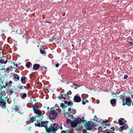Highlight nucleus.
<instances>
[{
	"mask_svg": "<svg viewBox=\"0 0 133 133\" xmlns=\"http://www.w3.org/2000/svg\"><path fill=\"white\" fill-rule=\"evenodd\" d=\"M68 105L69 106H72L73 104L71 102H69L68 103Z\"/></svg>",
	"mask_w": 133,
	"mask_h": 133,
	"instance_id": "31",
	"label": "nucleus"
},
{
	"mask_svg": "<svg viewBox=\"0 0 133 133\" xmlns=\"http://www.w3.org/2000/svg\"><path fill=\"white\" fill-rule=\"evenodd\" d=\"M68 93H67V95H65L64 94L63 95L60 94L58 97V98L61 100L62 98H63L64 100H65L66 98L68 97Z\"/></svg>",
	"mask_w": 133,
	"mask_h": 133,
	"instance_id": "10",
	"label": "nucleus"
},
{
	"mask_svg": "<svg viewBox=\"0 0 133 133\" xmlns=\"http://www.w3.org/2000/svg\"><path fill=\"white\" fill-rule=\"evenodd\" d=\"M31 63L30 62H28L26 63V66L27 68H29Z\"/></svg>",
	"mask_w": 133,
	"mask_h": 133,
	"instance_id": "25",
	"label": "nucleus"
},
{
	"mask_svg": "<svg viewBox=\"0 0 133 133\" xmlns=\"http://www.w3.org/2000/svg\"><path fill=\"white\" fill-rule=\"evenodd\" d=\"M27 94L26 93H22L20 94V96L22 99H25L27 97Z\"/></svg>",
	"mask_w": 133,
	"mask_h": 133,
	"instance_id": "19",
	"label": "nucleus"
},
{
	"mask_svg": "<svg viewBox=\"0 0 133 133\" xmlns=\"http://www.w3.org/2000/svg\"><path fill=\"white\" fill-rule=\"evenodd\" d=\"M37 117H34L32 116L30 117L29 118V120L28 121L30 123H32L34 121L36 120V119H37Z\"/></svg>",
	"mask_w": 133,
	"mask_h": 133,
	"instance_id": "16",
	"label": "nucleus"
},
{
	"mask_svg": "<svg viewBox=\"0 0 133 133\" xmlns=\"http://www.w3.org/2000/svg\"><path fill=\"white\" fill-rule=\"evenodd\" d=\"M95 116V117H96V116Z\"/></svg>",
	"mask_w": 133,
	"mask_h": 133,
	"instance_id": "57",
	"label": "nucleus"
},
{
	"mask_svg": "<svg viewBox=\"0 0 133 133\" xmlns=\"http://www.w3.org/2000/svg\"><path fill=\"white\" fill-rule=\"evenodd\" d=\"M69 92H70L71 93V91H69Z\"/></svg>",
	"mask_w": 133,
	"mask_h": 133,
	"instance_id": "55",
	"label": "nucleus"
},
{
	"mask_svg": "<svg viewBox=\"0 0 133 133\" xmlns=\"http://www.w3.org/2000/svg\"><path fill=\"white\" fill-rule=\"evenodd\" d=\"M132 105L133 106V103H132Z\"/></svg>",
	"mask_w": 133,
	"mask_h": 133,
	"instance_id": "54",
	"label": "nucleus"
},
{
	"mask_svg": "<svg viewBox=\"0 0 133 133\" xmlns=\"http://www.w3.org/2000/svg\"><path fill=\"white\" fill-rule=\"evenodd\" d=\"M116 101L117 100L115 99H113L110 100L111 104L113 107H115L116 106Z\"/></svg>",
	"mask_w": 133,
	"mask_h": 133,
	"instance_id": "15",
	"label": "nucleus"
},
{
	"mask_svg": "<svg viewBox=\"0 0 133 133\" xmlns=\"http://www.w3.org/2000/svg\"><path fill=\"white\" fill-rule=\"evenodd\" d=\"M89 101L87 99H85V98H83L82 100V103L83 105H85L86 103H88Z\"/></svg>",
	"mask_w": 133,
	"mask_h": 133,
	"instance_id": "23",
	"label": "nucleus"
},
{
	"mask_svg": "<svg viewBox=\"0 0 133 133\" xmlns=\"http://www.w3.org/2000/svg\"><path fill=\"white\" fill-rule=\"evenodd\" d=\"M102 122L103 123H107L108 122V121L107 120H102Z\"/></svg>",
	"mask_w": 133,
	"mask_h": 133,
	"instance_id": "33",
	"label": "nucleus"
},
{
	"mask_svg": "<svg viewBox=\"0 0 133 133\" xmlns=\"http://www.w3.org/2000/svg\"><path fill=\"white\" fill-rule=\"evenodd\" d=\"M42 119H37V122L35 123V125L36 126H38L39 127H44L45 128L46 130L48 129L47 125L48 124V121H42Z\"/></svg>",
	"mask_w": 133,
	"mask_h": 133,
	"instance_id": "1",
	"label": "nucleus"
},
{
	"mask_svg": "<svg viewBox=\"0 0 133 133\" xmlns=\"http://www.w3.org/2000/svg\"><path fill=\"white\" fill-rule=\"evenodd\" d=\"M59 64L58 63H57L56 64L55 66L56 67H58L59 66Z\"/></svg>",
	"mask_w": 133,
	"mask_h": 133,
	"instance_id": "35",
	"label": "nucleus"
},
{
	"mask_svg": "<svg viewBox=\"0 0 133 133\" xmlns=\"http://www.w3.org/2000/svg\"><path fill=\"white\" fill-rule=\"evenodd\" d=\"M16 66H18V65H17V64H16Z\"/></svg>",
	"mask_w": 133,
	"mask_h": 133,
	"instance_id": "49",
	"label": "nucleus"
},
{
	"mask_svg": "<svg viewBox=\"0 0 133 133\" xmlns=\"http://www.w3.org/2000/svg\"><path fill=\"white\" fill-rule=\"evenodd\" d=\"M16 89L15 88V87L14 88H12L10 90V91L9 92L11 94L12 93L14 92L15 90Z\"/></svg>",
	"mask_w": 133,
	"mask_h": 133,
	"instance_id": "24",
	"label": "nucleus"
},
{
	"mask_svg": "<svg viewBox=\"0 0 133 133\" xmlns=\"http://www.w3.org/2000/svg\"><path fill=\"white\" fill-rule=\"evenodd\" d=\"M128 76L127 75H125L124 76V79H126L128 77Z\"/></svg>",
	"mask_w": 133,
	"mask_h": 133,
	"instance_id": "34",
	"label": "nucleus"
},
{
	"mask_svg": "<svg viewBox=\"0 0 133 133\" xmlns=\"http://www.w3.org/2000/svg\"><path fill=\"white\" fill-rule=\"evenodd\" d=\"M61 133H69V132L68 131H61Z\"/></svg>",
	"mask_w": 133,
	"mask_h": 133,
	"instance_id": "32",
	"label": "nucleus"
},
{
	"mask_svg": "<svg viewBox=\"0 0 133 133\" xmlns=\"http://www.w3.org/2000/svg\"><path fill=\"white\" fill-rule=\"evenodd\" d=\"M55 106L56 107H59L58 105L57 104H56L55 105Z\"/></svg>",
	"mask_w": 133,
	"mask_h": 133,
	"instance_id": "41",
	"label": "nucleus"
},
{
	"mask_svg": "<svg viewBox=\"0 0 133 133\" xmlns=\"http://www.w3.org/2000/svg\"><path fill=\"white\" fill-rule=\"evenodd\" d=\"M2 32H5V31H4V30H2Z\"/></svg>",
	"mask_w": 133,
	"mask_h": 133,
	"instance_id": "48",
	"label": "nucleus"
},
{
	"mask_svg": "<svg viewBox=\"0 0 133 133\" xmlns=\"http://www.w3.org/2000/svg\"><path fill=\"white\" fill-rule=\"evenodd\" d=\"M121 128L122 130H126L128 129V127L127 125H124L122 126L121 127Z\"/></svg>",
	"mask_w": 133,
	"mask_h": 133,
	"instance_id": "22",
	"label": "nucleus"
},
{
	"mask_svg": "<svg viewBox=\"0 0 133 133\" xmlns=\"http://www.w3.org/2000/svg\"><path fill=\"white\" fill-rule=\"evenodd\" d=\"M68 112L70 114L74 115L76 113V111L75 109H71V108H69L68 109Z\"/></svg>",
	"mask_w": 133,
	"mask_h": 133,
	"instance_id": "13",
	"label": "nucleus"
},
{
	"mask_svg": "<svg viewBox=\"0 0 133 133\" xmlns=\"http://www.w3.org/2000/svg\"><path fill=\"white\" fill-rule=\"evenodd\" d=\"M131 99L130 97H127L126 98L125 100L124 99L122 100V105H127L128 106H130V102Z\"/></svg>",
	"mask_w": 133,
	"mask_h": 133,
	"instance_id": "6",
	"label": "nucleus"
},
{
	"mask_svg": "<svg viewBox=\"0 0 133 133\" xmlns=\"http://www.w3.org/2000/svg\"><path fill=\"white\" fill-rule=\"evenodd\" d=\"M2 96L3 95L2 94V93L0 92V98H2Z\"/></svg>",
	"mask_w": 133,
	"mask_h": 133,
	"instance_id": "36",
	"label": "nucleus"
},
{
	"mask_svg": "<svg viewBox=\"0 0 133 133\" xmlns=\"http://www.w3.org/2000/svg\"><path fill=\"white\" fill-rule=\"evenodd\" d=\"M11 68H12V66H11L10 67L7 68L6 69V71L7 72V71H9L10 70V69H11Z\"/></svg>",
	"mask_w": 133,
	"mask_h": 133,
	"instance_id": "30",
	"label": "nucleus"
},
{
	"mask_svg": "<svg viewBox=\"0 0 133 133\" xmlns=\"http://www.w3.org/2000/svg\"><path fill=\"white\" fill-rule=\"evenodd\" d=\"M16 107L15 108V111H17L18 113H20L21 114V113H20L19 111H18L19 110V109H18V108L17 107V106H16Z\"/></svg>",
	"mask_w": 133,
	"mask_h": 133,
	"instance_id": "29",
	"label": "nucleus"
},
{
	"mask_svg": "<svg viewBox=\"0 0 133 133\" xmlns=\"http://www.w3.org/2000/svg\"><path fill=\"white\" fill-rule=\"evenodd\" d=\"M49 107H48L47 108V109L48 110H49Z\"/></svg>",
	"mask_w": 133,
	"mask_h": 133,
	"instance_id": "46",
	"label": "nucleus"
},
{
	"mask_svg": "<svg viewBox=\"0 0 133 133\" xmlns=\"http://www.w3.org/2000/svg\"><path fill=\"white\" fill-rule=\"evenodd\" d=\"M48 22V23H50V22H49V21H48V22Z\"/></svg>",
	"mask_w": 133,
	"mask_h": 133,
	"instance_id": "52",
	"label": "nucleus"
},
{
	"mask_svg": "<svg viewBox=\"0 0 133 133\" xmlns=\"http://www.w3.org/2000/svg\"><path fill=\"white\" fill-rule=\"evenodd\" d=\"M58 125L57 124L54 123L51 125V127L48 128L50 130H51L52 131H55L57 129Z\"/></svg>",
	"mask_w": 133,
	"mask_h": 133,
	"instance_id": "7",
	"label": "nucleus"
},
{
	"mask_svg": "<svg viewBox=\"0 0 133 133\" xmlns=\"http://www.w3.org/2000/svg\"><path fill=\"white\" fill-rule=\"evenodd\" d=\"M132 132H133L132 130H131V131L130 132V133H132Z\"/></svg>",
	"mask_w": 133,
	"mask_h": 133,
	"instance_id": "45",
	"label": "nucleus"
},
{
	"mask_svg": "<svg viewBox=\"0 0 133 133\" xmlns=\"http://www.w3.org/2000/svg\"><path fill=\"white\" fill-rule=\"evenodd\" d=\"M64 102L65 104H66L67 103V102L66 101H65Z\"/></svg>",
	"mask_w": 133,
	"mask_h": 133,
	"instance_id": "43",
	"label": "nucleus"
},
{
	"mask_svg": "<svg viewBox=\"0 0 133 133\" xmlns=\"http://www.w3.org/2000/svg\"><path fill=\"white\" fill-rule=\"evenodd\" d=\"M129 43L130 44V45H133V43H132L131 42H129Z\"/></svg>",
	"mask_w": 133,
	"mask_h": 133,
	"instance_id": "39",
	"label": "nucleus"
},
{
	"mask_svg": "<svg viewBox=\"0 0 133 133\" xmlns=\"http://www.w3.org/2000/svg\"><path fill=\"white\" fill-rule=\"evenodd\" d=\"M7 61V58L5 56L3 57L0 59V63L1 64H6Z\"/></svg>",
	"mask_w": 133,
	"mask_h": 133,
	"instance_id": "9",
	"label": "nucleus"
},
{
	"mask_svg": "<svg viewBox=\"0 0 133 133\" xmlns=\"http://www.w3.org/2000/svg\"><path fill=\"white\" fill-rule=\"evenodd\" d=\"M40 53L42 54H45V52L44 50H43L42 49L40 48Z\"/></svg>",
	"mask_w": 133,
	"mask_h": 133,
	"instance_id": "26",
	"label": "nucleus"
},
{
	"mask_svg": "<svg viewBox=\"0 0 133 133\" xmlns=\"http://www.w3.org/2000/svg\"><path fill=\"white\" fill-rule=\"evenodd\" d=\"M124 119L123 118L119 119L118 120V122L119 124L120 125H122L124 124L123 121Z\"/></svg>",
	"mask_w": 133,
	"mask_h": 133,
	"instance_id": "21",
	"label": "nucleus"
},
{
	"mask_svg": "<svg viewBox=\"0 0 133 133\" xmlns=\"http://www.w3.org/2000/svg\"><path fill=\"white\" fill-rule=\"evenodd\" d=\"M26 77L25 76H23L21 77V82L23 84H25L26 83V82L25 81Z\"/></svg>",
	"mask_w": 133,
	"mask_h": 133,
	"instance_id": "20",
	"label": "nucleus"
},
{
	"mask_svg": "<svg viewBox=\"0 0 133 133\" xmlns=\"http://www.w3.org/2000/svg\"><path fill=\"white\" fill-rule=\"evenodd\" d=\"M82 118H83V119H84V117H83Z\"/></svg>",
	"mask_w": 133,
	"mask_h": 133,
	"instance_id": "51",
	"label": "nucleus"
},
{
	"mask_svg": "<svg viewBox=\"0 0 133 133\" xmlns=\"http://www.w3.org/2000/svg\"><path fill=\"white\" fill-rule=\"evenodd\" d=\"M1 64H0V68H1Z\"/></svg>",
	"mask_w": 133,
	"mask_h": 133,
	"instance_id": "53",
	"label": "nucleus"
},
{
	"mask_svg": "<svg viewBox=\"0 0 133 133\" xmlns=\"http://www.w3.org/2000/svg\"><path fill=\"white\" fill-rule=\"evenodd\" d=\"M6 101L4 99L0 98V106L2 108H4L6 107Z\"/></svg>",
	"mask_w": 133,
	"mask_h": 133,
	"instance_id": "8",
	"label": "nucleus"
},
{
	"mask_svg": "<svg viewBox=\"0 0 133 133\" xmlns=\"http://www.w3.org/2000/svg\"><path fill=\"white\" fill-rule=\"evenodd\" d=\"M40 65L38 64H36L33 66V69L34 70H37L39 67Z\"/></svg>",
	"mask_w": 133,
	"mask_h": 133,
	"instance_id": "18",
	"label": "nucleus"
},
{
	"mask_svg": "<svg viewBox=\"0 0 133 133\" xmlns=\"http://www.w3.org/2000/svg\"><path fill=\"white\" fill-rule=\"evenodd\" d=\"M112 133H115L114 132H112Z\"/></svg>",
	"mask_w": 133,
	"mask_h": 133,
	"instance_id": "50",
	"label": "nucleus"
},
{
	"mask_svg": "<svg viewBox=\"0 0 133 133\" xmlns=\"http://www.w3.org/2000/svg\"><path fill=\"white\" fill-rule=\"evenodd\" d=\"M95 116V117H96V116Z\"/></svg>",
	"mask_w": 133,
	"mask_h": 133,
	"instance_id": "58",
	"label": "nucleus"
},
{
	"mask_svg": "<svg viewBox=\"0 0 133 133\" xmlns=\"http://www.w3.org/2000/svg\"><path fill=\"white\" fill-rule=\"evenodd\" d=\"M45 69H47V68L46 67H45Z\"/></svg>",
	"mask_w": 133,
	"mask_h": 133,
	"instance_id": "47",
	"label": "nucleus"
},
{
	"mask_svg": "<svg viewBox=\"0 0 133 133\" xmlns=\"http://www.w3.org/2000/svg\"><path fill=\"white\" fill-rule=\"evenodd\" d=\"M1 69L2 70H5V68H2V69Z\"/></svg>",
	"mask_w": 133,
	"mask_h": 133,
	"instance_id": "42",
	"label": "nucleus"
},
{
	"mask_svg": "<svg viewBox=\"0 0 133 133\" xmlns=\"http://www.w3.org/2000/svg\"><path fill=\"white\" fill-rule=\"evenodd\" d=\"M59 112H60L59 111L56 109L55 110L52 109H51L49 116L50 119H55L58 114Z\"/></svg>",
	"mask_w": 133,
	"mask_h": 133,
	"instance_id": "2",
	"label": "nucleus"
},
{
	"mask_svg": "<svg viewBox=\"0 0 133 133\" xmlns=\"http://www.w3.org/2000/svg\"><path fill=\"white\" fill-rule=\"evenodd\" d=\"M66 123L68 124H70L71 127L72 128H75L77 125L74 120L72 121L71 119H67L66 121Z\"/></svg>",
	"mask_w": 133,
	"mask_h": 133,
	"instance_id": "4",
	"label": "nucleus"
},
{
	"mask_svg": "<svg viewBox=\"0 0 133 133\" xmlns=\"http://www.w3.org/2000/svg\"><path fill=\"white\" fill-rule=\"evenodd\" d=\"M77 125L79 124L82 122H84V120L82 119L81 118L78 117L74 120Z\"/></svg>",
	"mask_w": 133,
	"mask_h": 133,
	"instance_id": "12",
	"label": "nucleus"
},
{
	"mask_svg": "<svg viewBox=\"0 0 133 133\" xmlns=\"http://www.w3.org/2000/svg\"><path fill=\"white\" fill-rule=\"evenodd\" d=\"M61 106L62 107H63L64 105L63 103H62L61 104Z\"/></svg>",
	"mask_w": 133,
	"mask_h": 133,
	"instance_id": "38",
	"label": "nucleus"
},
{
	"mask_svg": "<svg viewBox=\"0 0 133 133\" xmlns=\"http://www.w3.org/2000/svg\"><path fill=\"white\" fill-rule=\"evenodd\" d=\"M13 79H15V81H18L20 80L19 77L17 74H15L14 75V77Z\"/></svg>",
	"mask_w": 133,
	"mask_h": 133,
	"instance_id": "17",
	"label": "nucleus"
},
{
	"mask_svg": "<svg viewBox=\"0 0 133 133\" xmlns=\"http://www.w3.org/2000/svg\"><path fill=\"white\" fill-rule=\"evenodd\" d=\"M24 88L25 89H26L27 88V87L26 86H25L24 87Z\"/></svg>",
	"mask_w": 133,
	"mask_h": 133,
	"instance_id": "44",
	"label": "nucleus"
},
{
	"mask_svg": "<svg viewBox=\"0 0 133 133\" xmlns=\"http://www.w3.org/2000/svg\"><path fill=\"white\" fill-rule=\"evenodd\" d=\"M74 102H79L81 101V98L80 97L75 95L74 98Z\"/></svg>",
	"mask_w": 133,
	"mask_h": 133,
	"instance_id": "11",
	"label": "nucleus"
},
{
	"mask_svg": "<svg viewBox=\"0 0 133 133\" xmlns=\"http://www.w3.org/2000/svg\"><path fill=\"white\" fill-rule=\"evenodd\" d=\"M17 88H19L20 90V91H21V89H23V86L22 85H19L17 87Z\"/></svg>",
	"mask_w": 133,
	"mask_h": 133,
	"instance_id": "28",
	"label": "nucleus"
},
{
	"mask_svg": "<svg viewBox=\"0 0 133 133\" xmlns=\"http://www.w3.org/2000/svg\"><path fill=\"white\" fill-rule=\"evenodd\" d=\"M33 109L34 112L38 115V116L37 117V119H41L43 118V116L41 115V111L39 110L38 108L36 106H34L33 107Z\"/></svg>",
	"mask_w": 133,
	"mask_h": 133,
	"instance_id": "3",
	"label": "nucleus"
},
{
	"mask_svg": "<svg viewBox=\"0 0 133 133\" xmlns=\"http://www.w3.org/2000/svg\"><path fill=\"white\" fill-rule=\"evenodd\" d=\"M46 131L48 132V133H55V131H52L48 129H46Z\"/></svg>",
	"mask_w": 133,
	"mask_h": 133,
	"instance_id": "27",
	"label": "nucleus"
},
{
	"mask_svg": "<svg viewBox=\"0 0 133 133\" xmlns=\"http://www.w3.org/2000/svg\"><path fill=\"white\" fill-rule=\"evenodd\" d=\"M132 113H133V111H132Z\"/></svg>",
	"mask_w": 133,
	"mask_h": 133,
	"instance_id": "59",
	"label": "nucleus"
},
{
	"mask_svg": "<svg viewBox=\"0 0 133 133\" xmlns=\"http://www.w3.org/2000/svg\"><path fill=\"white\" fill-rule=\"evenodd\" d=\"M12 83V82L11 81H10L8 83L7 82H5V86H4V87L5 88V87L8 88H10L11 86Z\"/></svg>",
	"mask_w": 133,
	"mask_h": 133,
	"instance_id": "14",
	"label": "nucleus"
},
{
	"mask_svg": "<svg viewBox=\"0 0 133 133\" xmlns=\"http://www.w3.org/2000/svg\"><path fill=\"white\" fill-rule=\"evenodd\" d=\"M95 126V124L92 122H88L85 124V127L88 130H91L93 129Z\"/></svg>",
	"mask_w": 133,
	"mask_h": 133,
	"instance_id": "5",
	"label": "nucleus"
},
{
	"mask_svg": "<svg viewBox=\"0 0 133 133\" xmlns=\"http://www.w3.org/2000/svg\"><path fill=\"white\" fill-rule=\"evenodd\" d=\"M2 88V85L0 84V89H1Z\"/></svg>",
	"mask_w": 133,
	"mask_h": 133,
	"instance_id": "40",
	"label": "nucleus"
},
{
	"mask_svg": "<svg viewBox=\"0 0 133 133\" xmlns=\"http://www.w3.org/2000/svg\"><path fill=\"white\" fill-rule=\"evenodd\" d=\"M26 86L27 87H30V85L29 84H26Z\"/></svg>",
	"mask_w": 133,
	"mask_h": 133,
	"instance_id": "37",
	"label": "nucleus"
},
{
	"mask_svg": "<svg viewBox=\"0 0 133 133\" xmlns=\"http://www.w3.org/2000/svg\"><path fill=\"white\" fill-rule=\"evenodd\" d=\"M80 133V132H78V133Z\"/></svg>",
	"mask_w": 133,
	"mask_h": 133,
	"instance_id": "56",
	"label": "nucleus"
}]
</instances>
